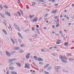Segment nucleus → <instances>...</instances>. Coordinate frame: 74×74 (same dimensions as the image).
Segmentation results:
<instances>
[{"label":"nucleus","mask_w":74,"mask_h":74,"mask_svg":"<svg viewBox=\"0 0 74 74\" xmlns=\"http://www.w3.org/2000/svg\"><path fill=\"white\" fill-rule=\"evenodd\" d=\"M14 26L15 27V28L16 29L18 30L19 32H20L21 31V29H20V28H19V27L16 24H15V23H14Z\"/></svg>","instance_id":"7ed1b4c3"},{"label":"nucleus","mask_w":74,"mask_h":74,"mask_svg":"<svg viewBox=\"0 0 74 74\" xmlns=\"http://www.w3.org/2000/svg\"><path fill=\"white\" fill-rule=\"evenodd\" d=\"M49 66V64H47L44 67V69H47V67H48Z\"/></svg>","instance_id":"9d476101"},{"label":"nucleus","mask_w":74,"mask_h":74,"mask_svg":"<svg viewBox=\"0 0 74 74\" xmlns=\"http://www.w3.org/2000/svg\"><path fill=\"white\" fill-rule=\"evenodd\" d=\"M60 51V49H58L57 50V52H59Z\"/></svg>","instance_id":"e2e57ef3"},{"label":"nucleus","mask_w":74,"mask_h":74,"mask_svg":"<svg viewBox=\"0 0 74 74\" xmlns=\"http://www.w3.org/2000/svg\"><path fill=\"white\" fill-rule=\"evenodd\" d=\"M51 54L52 55H53L54 56H56V55L54 53H51Z\"/></svg>","instance_id":"58836bf2"},{"label":"nucleus","mask_w":74,"mask_h":74,"mask_svg":"<svg viewBox=\"0 0 74 74\" xmlns=\"http://www.w3.org/2000/svg\"><path fill=\"white\" fill-rule=\"evenodd\" d=\"M67 56H71V53H70L69 54L67 53Z\"/></svg>","instance_id":"a878e982"},{"label":"nucleus","mask_w":74,"mask_h":74,"mask_svg":"<svg viewBox=\"0 0 74 74\" xmlns=\"http://www.w3.org/2000/svg\"><path fill=\"white\" fill-rule=\"evenodd\" d=\"M52 27L54 28V29H55V26L54 25H53L52 26Z\"/></svg>","instance_id":"de8ad7c7"},{"label":"nucleus","mask_w":74,"mask_h":74,"mask_svg":"<svg viewBox=\"0 0 74 74\" xmlns=\"http://www.w3.org/2000/svg\"><path fill=\"white\" fill-rule=\"evenodd\" d=\"M38 61H43V60L42 58H40L39 57L38 58Z\"/></svg>","instance_id":"dca6fc26"},{"label":"nucleus","mask_w":74,"mask_h":74,"mask_svg":"<svg viewBox=\"0 0 74 74\" xmlns=\"http://www.w3.org/2000/svg\"><path fill=\"white\" fill-rule=\"evenodd\" d=\"M55 69H56V71L57 72L59 73H60V71H58V69H61V67L59 66H57L55 68Z\"/></svg>","instance_id":"20e7f679"},{"label":"nucleus","mask_w":74,"mask_h":74,"mask_svg":"<svg viewBox=\"0 0 74 74\" xmlns=\"http://www.w3.org/2000/svg\"><path fill=\"white\" fill-rule=\"evenodd\" d=\"M16 64L17 66H18V67H21V64L18 63H16Z\"/></svg>","instance_id":"f8f14e48"},{"label":"nucleus","mask_w":74,"mask_h":74,"mask_svg":"<svg viewBox=\"0 0 74 74\" xmlns=\"http://www.w3.org/2000/svg\"><path fill=\"white\" fill-rule=\"evenodd\" d=\"M21 3V0H18V3L19 4Z\"/></svg>","instance_id":"c03bdc74"},{"label":"nucleus","mask_w":74,"mask_h":74,"mask_svg":"<svg viewBox=\"0 0 74 74\" xmlns=\"http://www.w3.org/2000/svg\"><path fill=\"white\" fill-rule=\"evenodd\" d=\"M32 5H35V4H36V3L33 2L32 3Z\"/></svg>","instance_id":"a19ab883"},{"label":"nucleus","mask_w":74,"mask_h":74,"mask_svg":"<svg viewBox=\"0 0 74 74\" xmlns=\"http://www.w3.org/2000/svg\"><path fill=\"white\" fill-rule=\"evenodd\" d=\"M14 49L15 50H18V49H19L20 48L19 47H14Z\"/></svg>","instance_id":"a211bd4d"},{"label":"nucleus","mask_w":74,"mask_h":74,"mask_svg":"<svg viewBox=\"0 0 74 74\" xmlns=\"http://www.w3.org/2000/svg\"><path fill=\"white\" fill-rule=\"evenodd\" d=\"M29 40H30V41H32V38L29 39Z\"/></svg>","instance_id":"338daca9"},{"label":"nucleus","mask_w":74,"mask_h":74,"mask_svg":"<svg viewBox=\"0 0 74 74\" xmlns=\"http://www.w3.org/2000/svg\"><path fill=\"white\" fill-rule=\"evenodd\" d=\"M0 8H1V9H3V7H2V6H1V5H0Z\"/></svg>","instance_id":"79ce46f5"},{"label":"nucleus","mask_w":74,"mask_h":74,"mask_svg":"<svg viewBox=\"0 0 74 74\" xmlns=\"http://www.w3.org/2000/svg\"><path fill=\"white\" fill-rule=\"evenodd\" d=\"M58 5H59L58 4H56L54 5V6L56 7V6H58Z\"/></svg>","instance_id":"49530a36"},{"label":"nucleus","mask_w":74,"mask_h":74,"mask_svg":"<svg viewBox=\"0 0 74 74\" xmlns=\"http://www.w3.org/2000/svg\"><path fill=\"white\" fill-rule=\"evenodd\" d=\"M37 22V18H34L33 21H32V22Z\"/></svg>","instance_id":"2eb2a0df"},{"label":"nucleus","mask_w":74,"mask_h":74,"mask_svg":"<svg viewBox=\"0 0 74 74\" xmlns=\"http://www.w3.org/2000/svg\"><path fill=\"white\" fill-rule=\"evenodd\" d=\"M60 59H61L62 60V62H63V63H67V61H66L65 60H67V59L66 57H63V56H60Z\"/></svg>","instance_id":"f257e3e1"},{"label":"nucleus","mask_w":74,"mask_h":74,"mask_svg":"<svg viewBox=\"0 0 74 74\" xmlns=\"http://www.w3.org/2000/svg\"><path fill=\"white\" fill-rule=\"evenodd\" d=\"M19 52L20 53H23V50H21L19 51Z\"/></svg>","instance_id":"cd10ccee"},{"label":"nucleus","mask_w":74,"mask_h":74,"mask_svg":"<svg viewBox=\"0 0 74 74\" xmlns=\"http://www.w3.org/2000/svg\"><path fill=\"white\" fill-rule=\"evenodd\" d=\"M60 26V25L59 24H57L56 25V27H58V26Z\"/></svg>","instance_id":"603ef678"},{"label":"nucleus","mask_w":74,"mask_h":74,"mask_svg":"<svg viewBox=\"0 0 74 74\" xmlns=\"http://www.w3.org/2000/svg\"><path fill=\"white\" fill-rule=\"evenodd\" d=\"M39 64H41V65H43V63H42L41 62H40L39 63Z\"/></svg>","instance_id":"e433bc0d"},{"label":"nucleus","mask_w":74,"mask_h":74,"mask_svg":"<svg viewBox=\"0 0 74 74\" xmlns=\"http://www.w3.org/2000/svg\"><path fill=\"white\" fill-rule=\"evenodd\" d=\"M30 53H28L26 54V55L25 56V58L27 59L30 58Z\"/></svg>","instance_id":"423d86ee"},{"label":"nucleus","mask_w":74,"mask_h":74,"mask_svg":"<svg viewBox=\"0 0 74 74\" xmlns=\"http://www.w3.org/2000/svg\"><path fill=\"white\" fill-rule=\"evenodd\" d=\"M56 23L57 25H59V21H56Z\"/></svg>","instance_id":"ea45409f"},{"label":"nucleus","mask_w":74,"mask_h":74,"mask_svg":"<svg viewBox=\"0 0 74 74\" xmlns=\"http://www.w3.org/2000/svg\"><path fill=\"white\" fill-rule=\"evenodd\" d=\"M9 29L10 31H11V30H12V28H11V26H10V25H9Z\"/></svg>","instance_id":"5701e85b"},{"label":"nucleus","mask_w":74,"mask_h":74,"mask_svg":"<svg viewBox=\"0 0 74 74\" xmlns=\"http://www.w3.org/2000/svg\"><path fill=\"white\" fill-rule=\"evenodd\" d=\"M51 69H52V66H49L47 69V71H49V70H51Z\"/></svg>","instance_id":"ddd939ff"},{"label":"nucleus","mask_w":74,"mask_h":74,"mask_svg":"<svg viewBox=\"0 0 74 74\" xmlns=\"http://www.w3.org/2000/svg\"><path fill=\"white\" fill-rule=\"evenodd\" d=\"M34 59H35L36 60H38V58L36 56H34Z\"/></svg>","instance_id":"aec40b11"},{"label":"nucleus","mask_w":74,"mask_h":74,"mask_svg":"<svg viewBox=\"0 0 74 74\" xmlns=\"http://www.w3.org/2000/svg\"><path fill=\"white\" fill-rule=\"evenodd\" d=\"M5 14L6 15H7L9 16H11V14L9 12L6 11L5 12Z\"/></svg>","instance_id":"0eeeda50"},{"label":"nucleus","mask_w":74,"mask_h":74,"mask_svg":"<svg viewBox=\"0 0 74 74\" xmlns=\"http://www.w3.org/2000/svg\"><path fill=\"white\" fill-rule=\"evenodd\" d=\"M60 34H62V31H60Z\"/></svg>","instance_id":"09e8293b"},{"label":"nucleus","mask_w":74,"mask_h":74,"mask_svg":"<svg viewBox=\"0 0 74 74\" xmlns=\"http://www.w3.org/2000/svg\"><path fill=\"white\" fill-rule=\"evenodd\" d=\"M3 32L5 34H7V32H6V31L4 29H3Z\"/></svg>","instance_id":"4be33fe9"},{"label":"nucleus","mask_w":74,"mask_h":74,"mask_svg":"<svg viewBox=\"0 0 74 74\" xmlns=\"http://www.w3.org/2000/svg\"><path fill=\"white\" fill-rule=\"evenodd\" d=\"M53 48V47H51L49 48V49L51 50Z\"/></svg>","instance_id":"6e6d98bb"},{"label":"nucleus","mask_w":74,"mask_h":74,"mask_svg":"<svg viewBox=\"0 0 74 74\" xmlns=\"http://www.w3.org/2000/svg\"><path fill=\"white\" fill-rule=\"evenodd\" d=\"M41 52H46V51L44 49H41Z\"/></svg>","instance_id":"b1692460"},{"label":"nucleus","mask_w":74,"mask_h":74,"mask_svg":"<svg viewBox=\"0 0 74 74\" xmlns=\"http://www.w3.org/2000/svg\"><path fill=\"white\" fill-rule=\"evenodd\" d=\"M11 73L12 74H17V73L15 72L14 71H11Z\"/></svg>","instance_id":"6ab92c4d"},{"label":"nucleus","mask_w":74,"mask_h":74,"mask_svg":"<svg viewBox=\"0 0 74 74\" xmlns=\"http://www.w3.org/2000/svg\"><path fill=\"white\" fill-rule=\"evenodd\" d=\"M4 7L5 8H8V7L6 5H4Z\"/></svg>","instance_id":"c756f323"},{"label":"nucleus","mask_w":74,"mask_h":74,"mask_svg":"<svg viewBox=\"0 0 74 74\" xmlns=\"http://www.w3.org/2000/svg\"><path fill=\"white\" fill-rule=\"evenodd\" d=\"M20 10L21 12V15H23V11L21 10Z\"/></svg>","instance_id":"c85d7f7f"},{"label":"nucleus","mask_w":74,"mask_h":74,"mask_svg":"<svg viewBox=\"0 0 74 74\" xmlns=\"http://www.w3.org/2000/svg\"><path fill=\"white\" fill-rule=\"evenodd\" d=\"M6 53L7 55V56H10V55L11 54L9 53V52H8L6 51Z\"/></svg>","instance_id":"1a4fd4ad"},{"label":"nucleus","mask_w":74,"mask_h":74,"mask_svg":"<svg viewBox=\"0 0 74 74\" xmlns=\"http://www.w3.org/2000/svg\"><path fill=\"white\" fill-rule=\"evenodd\" d=\"M33 65H34V66H36V64L35 63L33 62Z\"/></svg>","instance_id":"13d9d810"},{"label":"nucleus","mask_w":74,"mask_h":74,"mask_svg":"<svg viewBox=\"0 0 74 74\" xmlns=\"http://www.w3.org/2000/svg\"><path fill=\"white\" fill-rule=\"evenodd\" d=\"M0 15L2 18H4V14H2V13H0Z\"/></svg>","instance_id":"9b49d317"},{"label":"nucleus","mask_w":74,"mask_h":74,"mask_svg":"<svg viewBox=\"0 0 74 74\" xmlns=\"http://www.w3.org/2000/svg\"><path fill=\"white\" fill-rule=\"evenodd\" d=\"M60 17H61V18H62V17H63V15H62V14L60 15Z\"/></svg>","instance_id":"bf43d9fd"},{"label":"nucleus","mask_w":74,"mask_h":74,"mask_svg":"<svg viewBox=\"0 0 74 74\" xmlns=\"http://www.w3.org/2000/svg\"><path fill=\"white\" fill-rule=\"evenodd\" d=\"M18 41L19 42V43H21V42H22V41H21V40L19 39L18 40Z\"/></svg>","instance_id":"473e14b6"},{"label":"nucleus","mask_w":74,"mask_h":74,"mask_svg":"<svg viewBox=\"0 0 74 74\" xmlns=\"http://www.w3.org/2000/svg\"><path fill=\"white\" fill-rule=\"evenodd\" d=\"M68 45H69V43H68L67 42H66L64 43V45H65V46H68Z\"/></svg>","instance_id":"bb28decb"},{"label":"nucleus","mask_w":74,"mask_h":74,"mask_svg":"<svg viewBox=\"0 0 74 74\" xmlns=\"http://www.w3.org/2000/svg\"><path fill=\"white\" fill-rule=\"evenodd\" d=\"M17 13H18V14L19 15V16H21V13H20V12H17Z\"/></svg>","instance_id":"37998d69"},{"label":"nucleus","mask_w":74,"mask_h":74,"mask_svg":"<svg viewBox=\"0 0 74 74\" xmlns=\"http://www.w3.org/2000/svg\"><path fill=\"white\" fill-rule=\"evenodd\" d=\"M55 35L56 36H58L59 34H55Z\"/></svg>","instance_id":"680f3d73"},{"label":"nucleus","mask_w":74,"mask_h":74,"mask_svg":"<svg viewBox=\"0 0 74 74\" xmlns=\"http://www.w3.org/2000/svg\"><path fill=\"white\" fill-rule=\"evenodd\" d=\"M37 34H40V32H39L38 31L37 32Z\"/></svg>","instance_id":"864d4df0"},{"label":"nucleus","mask_w":74,"mask_h":74,"mask_svg":"<svg viewBox=\"0 0 74 74\" xmlns=\"http://www.w3.org/2000/svg\"><path fill=\"white\" fill-rule=\"evenodd\" d=\"M47 29V28H46V27H45L43 28V29H44V30H46V29Z\"/></svg>","instance_id":"0e129e2a"},{"label":"nucleus","mask_w":74,"mask_h":74,"mask_svg":"<svg viewBox=\"0 0 74 74\" xmlns=\"http://www.w3.org/2000/svg\"><path fill=\"white\" fill-rule=\"evenodd\" d=\"M69 60L70 61H73L74 60V59H73L72 58H70L69 59Z\"/></svg>","instance_id":"393cba45"},{"label":"nucleus","mask_w":74,"mask_h":74,"mask_svg":"<svg viewBox=\"0 0 74 74\" xmlns=\"http://www.w3.org/2000/svg\"><path fill=\"white\" fill-rule=\"evenodd\" d=\"M51 13H54V10H52V11H51Z\"/></svg>","instance_id":"69168bd1"},{"label":"nucleus","mask_w":74,"mask_h":74,"mask_svg":"<svg viewBox=\"0 0 74 74\" xmlns=\"http://www.w3.org/2000/svg\"><path fill=\"white\" fill-rule=\"evenodd\" d=\"M57 12V10H56L55 11H54V12L53 13V14H56V13Z\"/></svg>","instance_id":"4c0bfd02"},{"label":"nucleus","mask_w":74,"mask_h":74,"mask_svg":"<svg viewBox=\"0 0 74 74\" xmlns=\"http://www.w3.org/2000/svg\"><path fill=\"white\" fill-rule=\"evenodd\" d=\"M44 2V0H40V2Z\"/></svg>","instance_id":"4d7b16f0"},{"label":"nucleus","mask_w":74,"mask_h":74,"mask_svg":"<svg viewBox=\"0 0 74 74\" xmlns=\"http://www.w3.org/2000/svg\"><path fill=\"white\" fill-rule=\"evenodd\" d=\"M9 70H12L14 69V67H10L9 68Z\"/></svg>","instance_id":"412c9836"},{"label":"nucleus","mask_w":74,"mask_h":74,"mask_svg":"<svg viewBox=\"0 0 74 74\" xmlns=\"http://www.w3.org/2000/svg\"><path fill=\"white\" fill-rule=\"evenodd\" d=\"M10 38L11 40V41L12 42H13V44H15L14 42V40H13V39H12V37H10Z\"/></svg>","instance_id":"f3484780"},{"label":"nucleus","mask_w":74,"mask_h":74,"mask_svg":"<svg viewBox=\"0 0 74 74\" xmlns=\"http://www.w3.org/2000/svg\"><path fill=\"white\" fill-rule=\"evenodd\" d=\"M29 18H32L33 17V16H31V15H30L29 16Z\"/></svg>","instance_id":"c9c22d12"},{"label":"nucleus","mask_w":74,"mask_h":74,"mask_svg":"<svg viewBox=\"0 0 74 74\" xmlns=\"http://www.w3.org/2000/svg\"><path fill=\"white\" fill-rule=\"evenodd\" d=\"M25 68H27L28 69H30V67L29 66H30V64H27L26 63L25 64Z\"/></svg>","instance_id":"39448f33"},{"label":"nucleus","mask_w":74,"mask_h":74,"mask_svg":"<svg viewBox=\"0 0 74 74\" xmlns=\"http://www.w3.org/2000/svg\"><path fill=\"white\" fill-rule=\"evenodd\" d=\"M24 44H22L21 45V47H24Z\"/></svg>","instance_id":"f704fd0d"},{"label":"nucleus","mask_w":74,"mask_h":74,"mask_svg":"<svg viewBox=\"0 0 74 74\" xmlns=\"http://www.w3.org/2000/svg\"><path fill=\"white\" fill-rule=\"evenodd\" d=\"M15 52H16V51H14L11 52V53H10L11 54H14V53H15Z\"/></svg>","instance_id":"7c9ffc66"},{"label":"nucleus","mask_w":74,"mask_h":74,"mask_svg":"<svg viewBox=\"0 0 74 74\" xmlns=\"http://www.w3.org/2000/svg\"><path fill=\"white\" fill-rule=\"evenodd\" d=\"M37 1L38 3H40V2H41V0H38Z\"/></svg>","instance_id":"5fc2aeb1"},{"label":"nucleus","mask_w":74,"mask_h":74,"mask_svg":"<svg viewBox=\"0 0 74 74\" xmlns=\"http://www.w3.org/2000/svg\"><path fill=\"white\" fill-rule=\"evenodd\" d=\"M32 31H34V27H32Z\"/></svg>","instance_id":"8fccbe9b"},{"label":"nucleus","mask_w":74,"mask_h":74,"mask_svg":"<svg viewBox=\"0 0 74 74\" xmlns=\"http://www.w3.org/2000/svg\"><path fill=\"white\" fill-rule=\"evenodd\" d=\"M18 34L19 36L21 38H23V37H22V35H21V33H20L18 32Z\"/></svg>","instance_id":"6e6552de"},{"label":"nucleus","mask_w":74,"mask_h":74,"mask_svg":"<svg viewBox=\"0 0 74 74\" xmlns=\"http://www.w3.org/2000/svg\"><path fill=\"white\" fill-rule=\"evenodd\" d=\"M6 74H9V70H8Z\"/></svg>","instance_id":"3c124183"},{"label":"nucleus","mask_w":74,"mask_h":74,"mask_svg":"<svg viewBox=\"0 0 74 74\" xmlns=\"http://www.w3.org/2000/svg\"><path fill=\"white\" fill-rule=\"evenodd\" d=\"M48 14H46L45 15H44V17H47V16H48Z\"/></svg>","instance_id":"72a5a7b5"},{"label":"nucleus","mask_w":74,"mask_h":74,"mask_svg":"<svg viewBox=\"0 0 74 74\" xmlns=\"http://www.w3.org/2000/svg\"><path fill=\"white\" fill-rule=\"evenodd\" d=\"M72 19H74V15H73L72 17Z\"/></svg>","instance_id":"052dcab7"},{"label":"nucleus","mask_w":74,"mask_h":74,"mask_svg":"<svg viewBox=\"0 0 74 74\" xmlns=\"http://www.w3.org/2000/svg\"><path fill=\"white\" fill-rule=\"evenodd\" d=\"M16 59L15 58L10 59L9 60V62L10 64H13V62H12L16 60Z\"/></svg>","instance_id":"f03ea898"},{"label":"nucleus","mask_w":74,"mask_h":74,"mask_svg":"<svg viewBox=\"0 0 74 74\" xmlns=\"http://www.w3.org/2000/svg\"><path fill=\"white\" fill-rule=\"evenodd\" d=\"M44 72L45 73V74H49V72H48L46 71H44Z\"/></svg>","instance_id":"2f4dec72"},{"label":"nucleus","mask_w":74,"mask_h":74,"mask_svg":"<svg viewBox=\"0 0 74 74\" xmlns=\"http://www.w3.org/2000/svg\"><path fill=\"white\" fill-rule=\"evenodd\" d=\"M39 72H40V73H41V72H42V70L41 69L40 70V71H39Z\"/></svg>","instance_id":"774afa93"},{"label":"nucleus","mask_w":74,"mask_h":74,"mask_svg":"<svg viewBox=\"0 0 74 74\" xmlns=\"http://www.w3.org/2000/svg\"><path fill=\"white\" fill-rule=\"evenodd\" d=\"M62 71L63 72H65V73H68L69 72V71H68L67 70H66L64 69H62Z\"/></svg>","instance_id":"4468645a"},{"label":"nucleus","mask_w":74,"mask_h":74,"mask_svg":"<svg viewBox=\"0 0 74 74\" xmlns=\"http://www.w3.org/2000/svg\"><path fill=\"white\" fill-rule=\"evenodd\" d=\"M42 17H40V19H39V20L41 21V20H42Z\"/></svg>","instance_id":"a18cd8bd"}]
</instances>
